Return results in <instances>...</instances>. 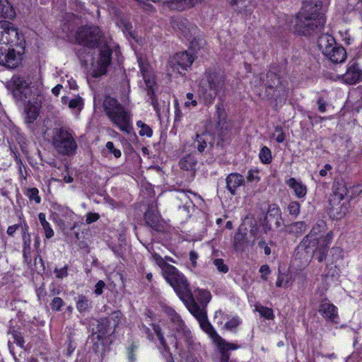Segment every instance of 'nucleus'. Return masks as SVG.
Segmentation results:
<instances>
[{
	"mask_svg": "<svg viewBox=\"0 0 362 362\" xmlns=\"http://www.w3.org/2000/svg\"><path fill=\"white\" fill-rule=\"evenodd\" d=\"M152 259L161 268L163 276L165 279L174 288L179 284L183 286V282L187 279L173 265L166 263L164 259L157 253L151 254ZM183 288V286H181Z\"/></svg>",
	"mask_w": 362,
	"mask_h": 362,
	"instance_id": "nucleus-10",
	"label": "nucleus"
},
{
	"mask_svg": "<svg viewBox=\"0 0 362 362\" xmlns=\"http://www.w3.org/2000/svg\"><path fill=\"white\" fill-rule=\"evenodd\" d=\"M64 304V302L61 298L54 297L50 303V307L54 311H59Z\"/></svg>",
	"mask_w": 362,
	"mask_h": 362,
	"instance_id": "nucleus-46",
	"label": "nucleus"
},
{
	"mask_svg": "<svg viewBox=\"0 0 362 362\" xmlns=\"http://www.w3.org/2000/svg\"><path fill=\"white\" fill-rule=\"evenodd\" d=\"M40 108V105L36 100L28 101L25 108V121L26 123L32 124L37 119L39 115Z\"/></svg>",
	"mask_w": 362,
	"mask_h": 362,
	"instance_id": "nucleus-24",
	"label": "nucleus"
},
{
	"mask_svg": "<svg viewBox=\"0 0 362 362\" xmlns=\"http://www.w3.org/2000/svg\"><path fill=\"white\" fill-rule=\"evenodd\" d=\"M255 310L259 313V315L262 317L267 320H272L274 317L273 310L269 308L258 305L255 306Z\"/></svg>",
	"mask_w": 362,
	"mask_h": 362,
	"instance_id": "nucleus-38",
	"label": "nucleus"
},
{
	"mask_svg": "<svg viewBox=\"0 0 362 362\" xmlns=\"http://www.w3.org/2000/svg\"><path fill=\"white\" fill-rule=\"evenodd\" d=\"M184 105L187 108H190L192 107H195L197 105V102L194 99V96L192 93H188L186 95V100L184 103Z\"/></svg>",
	"mask_w": 362,
	"mask_h": 362,
	"instance_id": "nucleus-50",
	"label": "nucleus"
},
{
	"mask_svg": "<svg viewBox=\"0 0 362 362\" xmlns=\"http://www.w3.org/2000/svg\"><path fill=\"white\" fill-rule=\"evenodd\" d=\"M106 148L110 153H112L115 158H119L122 156L121 151L115 148L114 144L112 141L106 143Z\"/></svg>",
	"mask_w": 362,
	"mask_h": 362,
	"instance_id": "nucleus-51",
	"label": "nucleus"
},
{
	"mask_svg": "<svg viewBox=\"0 0 362 362\" xmlns=\"http://www.w3.org/2000/svg\"><path fill=\"white\" fill-rule=\"evenodd\" d=\"M91 307L92 303L86 296L83 295L78 296L76 302V309L79 313H83L88 312Z\"/></svg>",
	"mask_w": 362,
	"mask_h": 362,
	"instance_id": "nucleus-32",
	"label": "nucleus"
},
{
	"mask_svg": "<svg viewBox=\"0 0 362 362\" xmlns=\"http://www.w3.org/2000/svg\"><path fill=\"white\" fill-rule=\"evenodd\" d=\"M326 223L319 220L313 226L311 231L303 239L298 245V250H305L307 253L313 255L315 252L318 253L317 259L320 262L324 261L327 257L328 247L333 239V233L328 232L325 235L322 234L326 230Z\"/></svg>",
	"mask_w": 362,
	"mask_h": 362,
	"instance_id": "nucleus-4",
	"label": "nucleus"
},
{
	"mask_svg": "<svg viewBox=\"0 0 362 362\" xmlns=\"http://www.w3.org/2000/svg\"><path fill=\"white\" fill-rule=\"evenodd\" d=\"M214 264L220 272L225 274L228 271V267L224 263L222 259H215L214 260Z\"/></svg>",
	"mask_w": 362,
	"mask_h": 362,
	"instance_id": "nucleus-48",
	"label": "nucleus"
},
{
	"mask_svg": "<svg viewBox=\"0 0 362 362\" xmlns=\"http://www.w3.org/2000/svg\"><path fill=\"white\" fill-rule=\"evenodd\" d=\"M52 218L62 230L69 227V222L74 219V213L68 207L56 204L53 206Z\"/></svg>",
	"mask_w": 362,
	"mask_h": 362,
	"instance_id": "nucleus-13",
	"label": "nucleus"
},
{
	"mask_svg": "<svg viewBox=\"0 0 362 362\" xmlns=\"http://www.w3.org/2000/svg\"><path fill=\"white\" fill-rule=\"evenodd\" d=\"M318 110L320 112H325L326 111V103L321 98L317 100Z\"/></svg>",
	"mask_w": 362,
	"mask_h": 362,
	"instance_id": "nucleus-62",
	"label": "nucleus"
},
{
	"mask_svg": "<svg viewBox=\"0 0 362 362\" xmlns=\"http://www.w3.org/2000/svg\"><path fill=\"white\" fill-rule=\"evenodd\" d=\"M259 157L263 163H270L272 161V153L270 149L267 146H263L260 150Z\"/></svg>",
	"mask_w": 362,
	"mask_h": 362,
	"instance_id": "nucleus-40",
	"label": "nucleus"
},
{
	"mask_svg": "<svg viewBox=\"0 0 362 362\" xmlns=\"http://www.w3.org/2000/svg\"><path fill=\"white\" fill-rule=\"evenodd\" d=\"M54 273L55 274L57 279H63L68 276V266L64 265L62 268L55 267L54 269Z\"/></svg>",
	"mask_w": 362,
	"mask_h": 362,
	"instance_id": "nucleus-45",
	"label": "nucleus"
},
{
	"mask_svg": "<svg viewBox=\"0 0 362 362\" xmlns=\"http://www.w3.org/2000/svg\"><path fill=\"white\" fill-rule=\"evenodd\" d=\"M52 144L59 153L65 156L74 154L77 148L73 132L66 127H56L53 129Z\"/></svg>",
	"mask_w": 362,
	"mask_h": 362,
	"instance_id": "nucleus-7",
	"label": "nucleus"
},
{
	"mask_svg": "<svg viewBox=\"0 0 362 362\" xmlns=\"http://www.w3.org/2000/svg\"><path fill=\"white\" fill-rule=\"evenodd\" d=\"M13 342L16 343L21 348L24 347L25 341L23 337L18 332H14L13 334Z\"/></svg>",
	"mask_w": 362,
	"mask_h": 362,
	"instance_id": "nucleus-56",
	"label": "nucleus"
},
{
	"mask_svg": "<svg viewBox=\"0 0 362 362\" xmlns=\"http://www.w3.org/2000/svg\"><path fill=\"white\" fill-rule=\"evenodd\" d=\"M327 6V1H325ZM326 7L320 0L304 3L301 11L295 18L294 30L303 35H310L321 30L325 23Z\"/></svg>",
	"mask_w": 362,
	"mask_h": 362,
	"instance_id": "nucleus-2",
	"label": "nucleus"
},
{
	"mask_svg": "<svg viewBox=\"0 0 362 362\" xmlns=\"http://www.w3.org/2000/svg\"><path fill=\"white\" fill-rule=\"evenodd\" d=\"M42 228L44 229L45 237L47 239L51 238L54 236V233L52 228H51V226L48 221L46 223H44L43 224H41Z\"/></svg>",
	"mask_w": 362,
	"mask_h": 362,
	"instance_id": "nucleus-52",
	"label": "nucleus"
},
{
	"mask_svg": "<svg viewBox=\"0 0 362 362\" xmlns=\"http://www.w3.org/2000/svg\"><path fill=\"white\" fill-rule=\"evenodd\" d=\"M300 204L298 202L293 201L289 203L287 209L291 215L297 217L300 213Z\"/></svg>",
	"mask_w": 362,
	"mask_h": 362,
	"instance_id": "nucleus-44",
	"label": "nucleus"
},
{
	"mask_svg": "<svg viewBox=\"0 0 362 362\" xmlns=\"http://www.w3.org/2000/svg\"><path fill=\"white\" fill-rule=\"evenodd\" d=\"M204 0H165L163 1V8L172 11H182L200 4Z\"/></svg>",
	"mask_w": 362,
	"mask_h": 362,
	"instance_id": "nucleus-18",
	"label": "nucleus"
},
{
	"mask_svg": "<svg viewBox=\"0 0 362 362\" xmlns=\"http://www.w3.org/2000/svg\"><path fill=\"white\" fill-rule=\"evenodd\" d=\"M137 61L140 68V71L143 76L144 81L148 89V95L151 100V104L156 108V101L154 98V93L153 90V85L155 84V78L153 71L151 70L148 63L146 60L141 57H138Z\"/></svg>",
	"mask_w": 362,
	"mask_h": 362,
	"instance_id": "nucleus-11",
	"label": "nucleus"
},
{
	"mask_svg": "<svg viewBox=\"0 0 362 362\" xmlns=\"http://www.w3.org/2000/svg\"><path fill=\"white\" fill-rule=\"evenodd\" d=\"M16 15L15 11L8 0H0V16L13 18Z\"/></svg>",
	"mask_w": 362,
	"mask_h": 362,
	"instance_id": "nucleus-28",
	"label": "nucleus"
},
{
	"mask_svg": "<svg viewBox=\"0 0 362 362\" xmlns=\"http://www.w3.org/2000/svg\"><path fill=\"white\" fill-rule=\"evenodd\" d=\"M23 254L24 258L27 260V259L30 255V243H31V238L30 235L29 233H25V234H23Z\"/></svg>",
	"mask_w": 362,
	"mask_h": 362,
	"instance_id": "nucleus-36",
	"label": "nucleus"
},
{
	"mask_svg": "<svg viewBox=\"0 0 362 362\" xmlns=\"http://www.w3.org/2000/svg\"><path fill=\"white\" fill-rule=\"evenodd\" d=\"M194 296L202 307L206 306L208 303L211 300V293L204 289H197L194 291Z\"/></svg>",
	"mask_w": 362,
	"mask_h": 362,
	"instance_id": "nucleus-31",
	"label": "nucleus"
},
{
	"mask_svg": "<svg viewBox=\"0 0 362 362\" xmlns=\"http://www.w3.org/2000/svg\"><path fill=\"white\" fill-rule=\"evenodd\" d=\"M197 165V161L194 156L187 155L182 158L180 161V168L185 170H192Z\"/></svg>",
	"mask_w": 362,
	"mask_h": 362,
	"instance_id": "nucleus-34",
	"label": "nucleus"
},
{
	"mask_svg": "<svg viewBox=\"0 0 362 362\" xmlns=\"http://www.w3.org/2000/svg\"><path fill=\"white\" fill-rule=\"evenodd\" d=\"M226 182L228 190L232 194H235L236 189L245 184V179L239 173H230L227 176Z\"/></svg>",
	"mask_w": 362,
	"mask_h": 362,
	"instance_id": "nucleus-23",
	"label": "nucleus"
},
{
	"mask_svg": "<svg viewBox=\"0 0 362 362\" xmlns=\"http://www.w3.org/2000/svg\"><path fill=\"white\" fill-rule=\"evenodd\" d=\"M199 323L202 329L209 335L215 344H218L221 347L229 346V344H226V341L217 333L214 327L209 322L207 316L199 320ZM230 346L233 349L235 348L233 345H230Z\"/></svg>",
	"mask_w": 362,
	"mask_h": 362,
	"instance_id": "nucleus-17",
	"label": "nucleus"
},
{
	"mask_svg": "<svg viewBox=\"0 0 362 362\" xmlns=\"http://www.w3.org/2000/svg\"><path fill=\"white\" fill-rule=\"evenodd\" d=\"M224 77L214 71H206L199 81L200 93L206 103H211L223 90Z\"/></svg>",
	"mask_w": 362,
	"mask_h": 362,
	"instance_id": "nucleus-6",
	"label": "nucleus"
},
{
	"mask_svg": "<svg viewBox=\"0 0 362 362\" xmlns=\"http://www.w3.org/2000/svg\"><path fill=\"white\" fill-rule=\"evenodd\" d=\"M136 126L140 129L139 132L140 136H146L148 137H151L152 136V134H153L152 129L150 128L149 126L146 124L142 121H140V120L136 122Z\"/></svg>",
	"mask_w": 362,
	"mask_h": 362,
	"instance_id": "nucleus-42",
	"label": "nucleus"
},
{
	"mask_svg": "<svg viewBox=\"0 0 362 362\" xmlns=\"http://www.w3.org/2000/svg\"><path fill=\"white\" fill-rule=\"evenodd\" d=\"M330 253L332 255L333 262H336L342 257V250L339 247H334L331 249Z\"/></svg>",
	"mask_w": 362,
	"mask_h": 362,
	"instance_id": "nucleus-53",
	"label": "nucleus"
},
{
	"mask_svg": "<svg viewBox=\"0 0 362 362\" xmlns=\"http://www.w3.org/2000/svg\"><path fill=\"white\" fill-rule=\"evenodd\" d=\"M12 81L16 90L22 93L28 88L30 83V80L25 79L23 76H13Z\"/></svg>",
	"mask_w": 362,
	"mask_h": 362,
	"instance_id": "nucleus-33",
	"label": "nucleus"
},
{
	"mask_svg": "<svg viewBox=\"0 0 362 362\" xmlns=\"http://www.w3.org/2000/svg\"><path fill=\"white\" fill-rule=\"evenodd\" d=\"M181 286L182 284H179L173 289L187 305L191 314L196 317L198 322L206 317L207 315L204 308V307L201 308L200 305L194 301L193 294L189 288V285L187 279L183 282V288Z\"/></svg>",
	"mask_w": 362,
	"mask_h": 362,
	"instance_id": "nucleus-9",
	"label": "nucleus"
},
{
	"mask_svg": "<svg viewBox=\"0 0 362 362\" xmlns=\"http://www.w3.org/2000/svg\"><path fill=\"white\" fill-rule=\"evenodd\" d=\"M216 115L218 119L216 133L218 136H223L226 131L229 128V124L227 122L226 112L223 105L218 103L216 105Z\"/></svg>",
	"mask_w": 362,
	"mask_h": 362,
	"instance_id": "nucleus-19",
	"label": "nucleus"
},
{
	"mask_svg": "<svg viewBox=\"0 0 362 362\" xmlns=\"http://www.w3.org/2000/svg\"><path fill=\"white\" fill-rule=\"evenodd\" d=\"M343 80L348 84H355L362 81V71L355 62L349 65Z\"/></svg>",
	"mask_w": 362,
	"mask_h": 362,
	"instance_id": "nucleus-20",
	"label": "nucleus"
},
{
	"mask_svg": "<svg viewBox=\"0 0 362 362\" xmlns=\"http://www.w3.org/2000/svg\"><path fill=\"white\" fill-rule=\"evenodd\" d=\"M18 29L8 21H0V64L8 68L18 66L21 57L14 47L20 42Z\"/></svg>",
	"mask_w": 362,
	"mask_h": 362,
	"instance_id": "nucleus-3",
	"label": "nucleus"
},
{
	"mask_svg": "<svg viewBox=\"0 0 362 362\" xmlns=\"http://www.w3.org/2000/svg\"><path fill=\"white\" fill-rule=\"evenodd\" d=\"M275 132H279V134L276 138V141L278 143H283L285 141L286 136L285 134L282 132V127L280 126H276L275 127Z\"/></svg>",
	"mask_w": 362,
	"mask_h": 362,
	"instance_id": "nucleus-57",
	"label": "nucleus"
},
{
	"mask_svg": "<svg viewBox=\"0 0 362 362\" xmlns=\"http://www.w3.org/2000/svg\"><path fill=\"white\" fill-rule=\"evenodd\" d=\"M247 0H228L232 6H236L238 8H242Z\"/></svg>",
	"mask_w": 362,
	"mask_h": 362,
	"instance_id": "nucleus-60",
	"label": "nucleus"
},
{
	"mask_svg": "<svg viewBox=\"0 0 362 362\" xmlns=\"http://www.w3.org/2000/svg\"><path fill=\"white\" fill-rule=\"evenodd\" d=\"M36 293L39 300H41L46 296V291H45V288L42 287L38 288L36 291Z\"/></svg>",
	"mask_w": 362,
	"mask_h": 362,
	"instance_id": "nucleus-64",
	"label": "nucleus"
},
{
	"mask_svg": "<svg viewBox=\"0 0 362 362\" xmlns=\"http://www.w3.org/2000/svg\"><path fill=\"white\" fill-rule=\"evenodd\" d=\"M18 227H19V226L18 224H15V225L8 226L7 228V231H6L7 234L8 235H13L15 233V232L17 230Z\"/></svg>",
	"mask_w": 362,
	"mask_h": 362,
	"instance_id": "nucleus-63",
	"label": "nucleus"
},
{
	"mask_svg": "<svg viewBox=\"0 0 362 362\" xmlns=\"http://www.w3.org/2000/svg\"><path fill=\"white\" fill-rule=\"evenodd\" d=\"M286 185L291 188L298 198H303L307 194V187L300 181L293 177L286 180Z\"/></svg>",
	"mask_w": 362,
	"mask_h": 362,
	"instance_id": "nucleus-26",
	"label": "nucleus"
},
{
	"mask_svg": "<svg viewBox=\"0 0 362 362\" xmlns=\"http://www.w3.org/2000/svg\"><path fill=\"white\" fill-rule=\"evenodd\" d=\"M215 141V134L212 135L209 132H204L197 135L194 145L199 152H203L208 146H211Z\"/></svg>",
	"mask_w": 362,
	"mask_h": 362,
	"instance_id": "nucleus-22",
	"label": "nucleus"
},
{
	"mask_svg": "<svg viewBox=\"0 0 362 362\" xmlns=\"http://www.w3.org/2000/svg\"><path fill=\"white\" fill-rule=\"evenodd\" d=\"M167 314L171 322L172 329L175 331V333L174 334L175 338L181 339L189 337L190 331L186 327L180 316L171 308L167 310Z\"/></svg>",
	"mask_w": 362,
	"mask_h": 362,
	"instance_id": "nucleus-15",
	"label": "nucleus"
},
{
	"mask_svg": "<svg viewBox=\"0 0 362 362\" xmlns=\"http://www.w3.org/2000/svg\"><path fill=\"white\" fill-rule=\"evenodd\" d=\"M306 229V225L303 221L295 222L288 226L287 230L296 235L302 234Z\"/></svg>",
	"mask_w": 362,
	"mask_h": 362,
	"instance_id": "nucleus-37",
	"label": "nucleus"
},
{
	"mask_svg": "<svg viewBox=\"0 0 362 362\" xmlns=\"http://www.w3.org/2000/svg\"><path fill=\"white\" fill-rule=\"evenodd\" d=\"M76 41L89 48L99 47L96 57H93L90 74L98 78L107 73L112 61V49L103 40V35L98 26H81L76 33Z\"/></svg>",
	"mask_w": 362,
	"mask_h": 362,
	"instance_id": "nucleus-1",
	"label": "nucleus"
},
{
	"mask_svg": "<svg viewBox=\"0 0 362 362\" xmlns=\"http://www.w3.org/2000/svg\"><path fill=\"white\" fill-rule=\"evenodd\" d=\"M241 323V320L238 316H234L232 317H228V319L223 325V327L228 330H233L238 326H239Z\"/></svg>",
	"mask_w": 362,
	"mask_h": 362,
	"instance_id": "nucleus-39",
	"label": "nucleus"
},
{
	"mask_svg": "<svg viewBox=\"0 0 362 362\" xmlns=\"http://www.w3.org/2000/svg\"><path fill=\"white\" fill-rule=\"evenodd\" d=\"M176 199L179 202L178 209H182L189 215L194 206V202L201 200V197L191 191H181L177 193Z\"/></svg>",
	"mask_w": 362,
	"mask_h": 362,
	"instance_id": "nucleus-16",
	"label": "nucleus"
},
{
	"mask_svg": "<svg viewBox=\"0 0 362 362\" xmlns=\"http://www.w3.org/2000/svg\"><path fill=\"white\" fill-rule=\"evenodd\" d=\"M247 245L246 233L240 231L237 232L234 235L233 247L236 251H243Z\"/></svg>",
	"mask_w": 362,
	"mask_h": 362,
	"instance_id": "nucleus-29",
	"label": "nucleus"
},
{
	"mask_svg": "<svg viewBox=\"0 0 362 362\" xmlns=\"http://www.w3.org/2000/svg\"><path fill=\"white\" fill-rule=\"evenodd\" d=\"M103 108L108 119L121 132L127 134L133 129L132 115L114 98L107 96L103 101Z\"/></svg>",
	"mask_w": 362,
	"mask_h": 362,
	"instance_id": "nucleus-5",
	"label": "nucleus"
},
{
	"mask_svg": "<svg viewBox=\"0 0 362 362\" xmlns=\"http://www.w3.org/2000/svg\"><path fill=\"white\" fill-rule=\"evenodd\" d=\"M281 218V212L279 207L276 204L269 205V209L266 216V218L269 221L272 218L275 219V224L276 227L280 226V220Z\"/></svg>",
	"mask_w": 362,
	"mask_h": 362,
	"instance_id": "nucleus-30",
	"label": "nucleus"
},
{
	"mask_svg": "<svg viewBox=\"0 0 362 362\" xmlns=\"http://www.w3.org/2000/svg\"><path fill=\"white\" fill-rule=\"evenodd\" d=\"M332 167L329 164L325 165L324 168L320 170L319 175L321 177H325L327 175L328 171H330L332 170Z\"/></svg>",
	"mask_w": 362,
	"mask_h": 362,
	"instance_id": "nucleus-61",
	"label": "nucleus"
},
{
	"mask_svg": "<svg viewBox=\"0 0 362 362\" xmlns=\"http://www.w3.org/2000/svg\"><path fill=\"white\" fill-rule=\"evenodd\" d=\"M194 58L189 51L176 53L170 62V68L173 69V71L182 74V71H187L192 66Z\"/></svg>",
	"mask_w": 362,
	"mask_h": 362,
	"instance_id": "nucleus-12",
	"label": "nucleus"
},
{
	"mask_svg": "<svg viewBox=\"0 0 362 362\" xmlns=\"http://www.w3.org/2000/svg\"><path fill=\"white\" fill-rule=\"evenodd\" d=\"M289 282V279L288 278H284V274H279L277 278V280L276 281V286L277 287H286L287 286Z\"/></svg>",
	"mask_w": 362,
	"mask_h": 362,
	"instance_id": "nucleus-55",
	"label": "nucleus"
},
{
	"mask_svg": "<svg viewBox=\"0 0 362 362\" xmlns=\"http://www.w3.org/2000/svg\"><path fill=\"white\" fill-rule=\"evenodd\" d=\"M319 313L326 319L337 322V308L327 300H323L319 308Z\"/></svg>",
	"mask_w": 362,
	"mask_h": 362,
	"instance_id": "nucleus-21",
	"label": "nucleus"
},
{
	"mask_svg": "<svg viewBox=\"0 0 362 362\" xmlns=\"http://www.w3.org/2000/svg\"><path fill=\"white\" fill-rule=\"evenodd\" d=\"M25 195L30 201H34L35 204H40L41 202L39 190L35 187L28 189Z\"/></svg>",
	"mask_w": 362,
	"mask_h": 362,
	"instance_id": "nucleus-41",
	"label": "nucleus"
},
{
	"mask_svg": "<svg viewBox=\"0 0 362 362\" xmlns=\"http://www.w3.org/2000/svg\"><path fill=\"white\" fill-rule=\"evenodd\" d=\"M62 102L64 104L68 103L69 107L76 113L80 112L83 107V100L80 96H76L70 100L66 97H62Z\"/></svg>",
	"mask_w": 362,
	"mask_h": 362,
	"instance_id": "nucleus-27",
	"label": "nucleus"
},
{
	"mask_svg": "<svg viewBox=\"0 0 362 362\" xmlns=\"http://www.w3.org/2000/svg\"><path fill=\"white\" fill-rule=\"evenodd\" d=\"M259 273L261 274V278L267 281L268 279V276L271 274V269L267 264L262 265L259 269Z\"/></svg>",
	"mask_w": 362,
	"mask_h": 362,
	"instance_id": "nucleus-54",
	"label": "nucleus"
},
{
	"mask_svg": "<svg viewBox=\"0 0 362 362\" xmlns=\"http://www.w3.org/2000/svg\"><path fill=\"white\" fill-rule=\"evenodd\" d=\"M173 28L180 32L186 39L190 40L197 33L196 25L192 24L187 19L176 16L170 21Z\"/></svg>",
	"mask_w": 362,
	"mask_h": 362,
	"instance_id": "nucleus-14",
	"label": "nucleus"
},
{
	"mask_svg": "<svg viewBox=\"0 0 362 362\" xmlns=\"http://www.w3.org/2000/svg\"><path fill=\"white\" fill-rule=\"evenodd\" d=\"M247 180L250 182H258L260 180L258 170H250L247 174Z\"/></svg>",
	"mask_w": 362,
	"mask_h": 362,
	"instance_id": "nucleus-47",
	"label": "nucleus"
},
{
	"mask_svg": "<svg viewBox=\"0 0 362 362\" xmlns=\"http://www.w3.org/2000/svg\"><path fill=\"white\" fill-rule=\"evenodd\" d=\"M318 47L322 54L334 63H341L346 57L344 48L338 45L334 38L328 34H322L318 38Z\"/></svg>",
	"mask_w": 362,
	"mask_h": 362,
	"instance_id": "nucleus-8",
	"label": "nucleus"
},
{
	"mask_svg": "<svg viewBox=\"0 0 362 362\" xmlns=\"http://www.w3.org/2000/svg\"><path fill=\"white\" fill-rule=\"evenodd\" d=\"M226 344H229V345H233L235 346V348H234V349L231 348L230 346H226L224 347H221L218 344H216L217 346L218 349H219V351L221 354V362H228V361H229V355L228 354V351L236 350L240 347L239 345H238L235 343H230V342L226 341Z\"/></svg>",
	"mask_w": 362,
	"mask_h": 362,
	"instance_id": "nucleus-35",
	"label": "nucleus"
},
{
	"mask_svg": "<svg viewBox=\"0 0 362 362\" xmlns=\"http://www.w3.org/2000/svg\"><path fill=\"white\" fill-rule=\"evenodd\" d=\"M144 219L151 228L156 230H159L160 215L156 209L149 207L144 214Z\"/></svg>",
	"mask_w": 362,
	"mask_h": 362,
	"instance_id": "nucleus-25",
	"label": "nucleus"
},
{
	"mask_svg": "<svg viewBox=\"0 0 362 362\" xmlns=\"http://www.w3.org/2000/svg\"><path fill=\"white\" fill-rule=\"evenodd\" d=\"M152 326H153L154 332L156 334V335L160 341V344L162 345V346L166 351H168L169 348L165 341V339H164L163 334L161 332L160 327L158 325H155V324H153Z\"/></svg>",
	"mask_w": 362,
	"mask_h": 362,
	"instance_id": "nucleus-43",
	"label": "nucleus"
},
{
	"mask_svg": "<svg viewBox=\"0 0 362 362\" xmlns=\"http://www.w3.org/2000/svg\"><path fill=\"white\" fill-rule=\"evenodd\" d=\"M229 315L222 310H218L215 313L214 318L217 324L222 325L225 321L228 319Z\"/></svg>",
	"mask_w": 362,
	"mask_h": 362,
	"instance_id": "nucleus-49",
	"label": "nucleus"
},
{
	"mask_svg": "<svg viewBox=\"0 0 362 362\" xmlns=\"http://www.w3.org/2000/svg\"><path fill=\"white\" fill-rule=\"evenodd\" d=\"M100 218V215L97 213H88L86 215V222L88 224L97 221Z\"/></svg>",
	"mask_w": 362,
	"mask_h": 362,
	"instance_id": "nucleus-58",
	"label": "nucleus"
},
{
	"mask_svg": "<svg viewBox=\"0 0 362 362\" xmlns=\"http://www.w3.org/2000/svg\"><path fill=\"white\" fill-rule=\"evenodd\" d=\"M105 286V284L103 281L100 280L95 286L94 293L97 296H100L103 292V288Z\"/></svg>",
	"mask_w": 362,
	"mask_h": 362,
	"instance_id": "nucleus-59",
	"label": "nucleus"
}]
</instances>
